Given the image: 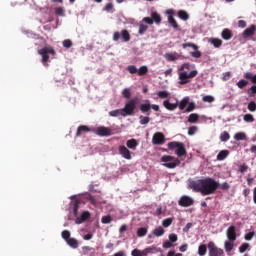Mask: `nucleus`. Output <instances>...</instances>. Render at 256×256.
<instances>
[{
	"label": "nucleus",
	"instance_id": "1",
	"mask_svg": "<svg viewBox=\"0 0 256 256\" xmlns=\"http://www.w3.org/2000/svg\"><path fill=\"white\" fill-rule=\"evenodd\" d=\"M189 187L193 189V191H196V193H201V195H213V193L219 189V182L211 177H206L204 179L191 181Z\"/></svg>",
	"mask_w": 256,
	"mask_h": 256
},
{
	"label": "nucleus",
	"instance_id": "2",
	"mask_svg": "<svg viewBox=\"0 0 256 256\" xmlns=\"http://www.w3.org/2000/svg\"><path fill=\"white\" fill-rule=\"evenodd\" d=\"M193 69V65L190 63H184L179 69V84L180 85H187L189 83L190 79H195L198 75L197 70H191Z\"/></svg>",
	"mask_w": 256,
	"mask_h": 256
},
{
	"label": "nucleus",
	"instance_id": "3",
	"mask_svg": "<svg viewBox=\"0 0 256 256\" xmlns=\"http://www.w3.org/2000/svg\"><path fill=\"white\" fill-rule=\"evenodd\" d=\"M139 103V98L134 97L126 102L124 108H122L123 117L131 116L135 113L137 109V104Z\"/></svg>",
	"mask_w": 256,
	"mask_h": 256
},
{
	"label": "nucleus",
	"instance_id": "4",
	"mask_svg": "<svg viewBox=\"0 0 256 256\" xmlns=\"http://www.w3.org/2000/svg\"><path fill=\"white\" fill-rule=\"evenodd\" d=\"M168 149L171 151L176 149L175 153L178 157L187 155V150L185 149V144H183V142H170L168 143Z\"/></svg>",
	"mask_w": 256,
	"mask_h": 256
},
{
	"label": "nucleus",
	"instance_id": "5",
	"mask_svg": "<svg viewBox=\"0 0 256 256\" xmlns=\"http://www.w3.org/2000/svg\"><path fill=\"white\" fill-rule=\"evenodd\" d=\"M161 161L162 163H165L164 167H167L168 169H175V167L181 165V160L170 155L162 156Z\"/></svg>",
	"mask_w": 256,
	"mask_h": 256
},
{
	"label": "nucleus",
	"instance_id": "6",
	"mask_svg": "<svg viewBox=\"0 0 256 256\" xmlns=\"http://www.w3.org/2000/svg\"><path fill=\"white\" fill-rule=\"evenodd\" d=\"M207 247H208V256H225V251L222 248H219L215 244V242L210 241Z\"/></svg>",
	"mask_w": 256,
	"mask_h": 256
},
{
	"label": "nucleus",
	"instance_id": "7",
	"mask_svg": "<svg viewBox=\"0 0 256 256\" xmlns=\"http://www.w3.org/2000/svg\"><path fill=\"white\" fill-rule=\"evenodd\" d=\"M38 55L42 57V63H47L49 61V55H56L55 49L53 47H43L38 50Z\"/></svg>",
	"mask_w": 256,
	"mask_h": 256
},
{
	"label": "nucleus",
	"instance_id": "8",
	"mask_svg": "<svg viewBox=\"0 0 256 256\" xmlns=\"http://www.w3.org/2000/svg\"><path fill=\"white\" fill-rule=\"evenodd\" d=\"M123 39L125 43H129L131 41V34H129V31L127 30H122L121 33L119 32H114L113 34V41H119V39Z\"/></svg>",
	"mask_w": 256,
	"mask_h": 256
},
{
	"label": "nucleus",
	"instance_id": "9",
	"mask_svg": "<svg viewBox=\"0 0 256 256\" xmlns=\"http://www.w3.org/2000/svg\"><path fill=\"white\" fill-rule=\"evenodd\" d=\"M194 203H195V200H193V198L187 195H183L178 200V205L180 207H191V205H194Z\"/></svg>",
	"mask_w": 256,
	"mask_h": 256
},
{
	"label": "nucleus",
	"instance_id": "10",
	"mask_svg": "<svg viewBox=\"0 0 256 256\" xmlns=\"http://www.w3.org/2000/svg\"><path fill=\"white\" fill-rule=\"evenodd\" d=\"M152 143L153 145H163L165 143V135L162 132L154 133Z\"/></svg>",
	"mask_w": 256,
	"mask_h": 256
},
{
	"label": "nucleus",
	"instance_id": "11",
	"mask_svg": "<svg viewBox=\"0 0 256 256\" xmlns=\"http://www.w3.org/2000/svg\"><path fill=\"white\" fill-rule=\"evenodd\" d=\"M96 135H98L99 137H109L113 135V132L111 128L100 126L96 129Z\"/></svg>",
	"mask_w": 256,
	"mask_h": 256
},
{
	"label": "nucleus",
	"instance_id": "12",
	"mask_svg": "<svg viewBox=\"0 0 256 256\" xmlns=\"http://www.w3.org/2000/svg\"><path fill=\"white\" fill-rule=\"evenodd\" d=\"M228 241H237V232L235 226H230L226 231Z\"/></svg>",
	"mask_w": 256,
	"mask_h": 256
},
{
	"label": "nucleus",
	"instance_id": "13",
	"mask_svg": "<svg viewBox=\"0 0 256 256\" xmlns=\"http://www.w3.org/2000/svg\"><path fill=\"white\" fill-rule=\"evenodd\" d=\"M89 217H91V213H89V211H83L81 215L76 218L75 223L81 225V223H85Z\"/></svg>",
	"mask_w": 256,
	"mask_h": 256
},
{
	"label": "nucleus",
	"instance_id": "14",
	"mask_svg": "<svg viewBox=\"0 0 256 256\" xmlns=\"http://www.w3.org/2000/svg\"><path fill=\"white\" fill-rule=\"evenodd\" d=\"M256 26L255 24H252L250 27L246 28L243 32L244 39H247V37H253L255 35Z\"/></svg>",
	"mask_w": 256,
	"mask_h": 256
},
{
	"label": "nucleus",
	"instance_id": "15",
	"mask_svg": "<svg viewBox=\"0 0 256 256\" xmlns=\"http://www.w3.org/2000/svg\"><path fill=\"white\" fill-rule=\"evenodd\" d=\"M163 250H161V248H158L156 246H150L144 249V255H153L155 253H161Z\"/></svg>",
	"mask_w": 256,
	"mask_h": 256
},
{
	"label": "nucleus",
	"instance_id": "16",
	"mask_svg": "<svg viewBox=\"0 0 256 256\" xmlns=\"http://www.w3.org/2000/svg\"><path fill=\"white\" fill-rule=\"evenodd\" d=\"M119 153L124 159L131 160V151H129L127 147L120 146Z\"/></svg>",
	"mask_w": 256,
	"mask_h": 256
},
{
	"label": "nucleus",
	"instance_id": "17",
	"mask_svg": "<svg viewBox=\"0 0 256 256\" xmlns=\"http://www.w3.org/2000/svg\"><path fill=\"white\" fill-rule=\"evenodd\" d=\"M221 37L224 41H230V39H233V32L229 28H225L221 33Z\"/></svg>",
	"mask_w": 256,
	"mask_h": 256
},
{
	"label": "nucleus",
	"instance_id": "18",
	"mask_svg": "<svg viewBox=\"0 0 256 256\" xmlns=\"http://www.w3.org/2000/svg\"><path fill=\"white\" fill-rule=\"evenodd\" d=\"M163 106L168 111H175V109H177V107H178V103H171V102H169V100H164Z\"/></svg>",
	"mask_w": 256,
	"mask_h": 256
},
{
	"label": "nucleus",
	"instance_id": "19",
	"mask_svg": "<svg viewBox=\"0 0 256 256\" xmlns=\"http://www.w3.org/2000/svg\"><path fill=\"white\" fill-rule=\"evenodd\" d=\"M235 247V241L227 240L224 242V249L226 253H231Z\"/></svg>",
	"mask_w": 256,
	"mask_h": 256
},
{
	"label": "nucleus",
	"instance_id": "20",
	"mask_svg": "<svg viewBox=\"0 0 256 256\" xmlns=\"http://www.w3.org/2000/svg\"><path fill=\"white\" fill-rule=\"evenodd\" d=\"M91 128L85 125H81L77 128L76 137H81V133H89Z\"/></svg>",
	"mask_w": 256,
	"mask_h": 256
},
{
	"label": "nucleus",
	"instance_id": "21",
	"mask_svg": "<svg viewBox=\"0 0 256 256\" xmlns=\"http://www.w3.org/2000/svg\"><path fill=\"white\" fill-rule=\"evenodd\" d=\"M188 105H189V97H184V98L178 103V107H179L180 111H185V109L187 108Z\"/></svg>",
	"mask_w": 256,
	"mask_h": 256
},
{
	"label": "nucleus",
	"instance_id": "22",
	"mask_svg": "<svg viewBox=\"0 0 256 256\" xmlns=\"http://www.w3.org/2000/svg\"><path fill=\"white\" fill-rule=\"evenodd\" d=\"M152 234L154 237H163V235H165V229L159 226L152 231Z\"/></svg>",
	"mask_w": 256,
	"mask_h": 256
},
{
	"label": "nucleus",
	"instance_id": "23",
	"mask_svg": "<svg viewBox=\"0 0 256 256\" xmlns=\"http://www.w3.org/2000/svg\"><path fill=\"white\" fill-rule=\"evenodd\" d=\"M165 58L167 59V61H177V59H179V53L177 52L166 53Z\"/></svg>",
	"mask_w": 256,
	"mask_h": 256
},
{
	"label": "nucleus",
	"instance_id": "24",
	"mask_svg": "<svg viewBox=\"0 0 256 256\" xmlns=\"http://www.w3.org/2000/svg\"><path fill=\"white\" fill-rule=\"evenodd\" d=\"M209 43H211V45H213L214 47L219 49V47H221L223 45V40L219 39V38H211L209 40Z\"/></svg>",
	"mask_w": 256,
	"mask_h": 256
},
{
	"label": "nucleus",
	"instance_id": "25",
	"mask_svg": "<svg viewBox=\"0 0 256 256\" xmlns=\"http://www.w3.org/2000/svg\"><path fill=\"white\" fill-rule=\"evenodd\" d=\"M66 243L72 249H77L79 247V241L75 238H70Z\"/></svg>",
	"mask_w": 256,
	"mask_h": 256
},
{
	"label": "nucleus",
	"instance_id": "26",
	"mask_svg": "<svg viewBox=\"0 0 256 256\" xmlns=\"http://www.w3.org/2000/svg\"><path fill=\"white\" fill-rule=\"evenodd\" d=\"M229 156L228 150H221L217 155V161H224Z\"/></svg>",
	"mask_w": 256,
	"mask_h": 256
},
{
	"label": "nucleus",
	"instance_id": "27",
	"mask_svg": "<svg viewBox=\"0 0 256 256\" xmlns=\"http://www.w3.org/2000/svg\"><path fill=\"white\" fill-rule=\"evenodd\" d=\"M126 145H127L128 149L135 150V149H137V145H139V143H137V140L132 138L126 142Z\"/></svg>",
	"mask_w": 256,
	"mask_h": 256
},
{
	"label": "nucleus",
	"instance_id": "28",
	"mask_svg": "<svg viewBox=\"0 0 256 256\" xmlns=\"http://www.w3.org/2000/svg\"><path fill=\"white\" fill-rule=\"evenodd\" d=\"M244 79H249L253 85H256V74L253 75L251 72L244 73Z\"/></svg>",
	"mask_w": 256,
	"mask_h": 256
},
{
	"label": "nucleus",
	"instance_id": "29",
	"mask_svg": "<svg viewBox=\"0 0 256 256\" xmlns=\"http://www.w3.org/2000/svg\"><path fill=\"white\" fill-rule=\"evenodd\" d=\"M151 18L154 21V23H156L157 25L161 24V15H159V13L152 12L151 13Z\"/></svg>",
	"mask_w": 256,
	"mask_h": 256
},
{
	"label": "nucleus",
	"instance_id": "30",
	"mask_svg": "<svg viewBox=\"0 0 256 256\" xmlns=\"http://www.w3.org/2000/svg\"><path fill=\"white\" fill-rule=\"evenodd\" d=\"M235 141H245L247 139V135L244 132H238L234 135Z\"/></svg>",
	"mask_w": 256,
	"mask_h": 256
},
{
	"label": "nucleus",
	"instance_id": "31",
	"mask_svg": "<svg viewBox=\"0 0 256 256\" xmlns=\"http://www.w3.org/2000/svg\"><path fill=\"white\" fill-rule=\"evenodd\" d=\"M168 23L173 29H179V24H177V20L173 16H168Z\"/></svg>",
	"mask_w": 256,
	"mask_h": 256
},
{
	"label": "nucleus",
	"instance_id": "32",
	"mask_svg": "<svg viewBox=\"0 0 256 256\" xmlns=\"http://www.w3.org/2000/svg\"><path fill=\"white\" fill-rule=\"evenodd\" d=\"M198 255L199 256H206L207 255V245L201 244L198 247Z\"/></svg>",
	"mask_w": 256,
	"mask_h": 256
},
{
	"label": "nucleus",
	"instance_id": "33",
	"mask_svg": "<svg viewBox=\"0 0 256 256\" xmlns=\"http://www.w3.org/2000/svg\"><path fill=\"white\" fill-rule=\"evenodd\" d=\"M81 204V201L79 200H75L73 203H72V207H73V215L74 217H77V213L79 211V205Z\"/></svg>",
	"mask_w": 256,
	"mask_h": 256
},
{
	"label": "nucleus",
	"instance_id": "34",
	"mask_svg": "<svg viewBox=\"0 0 256 256\" xmlns=\"http://www.w3.org/2000/svg\"><path fill=\"white\" fill-rule=\"evenodd\" d=\"M238 89H245L249 85V81L246 79H241L236 83Z\"/></svg>",
	"mask_w": 256,
	"mask_h": 256
},
{
	"label": "nucleus",
	"instance_id": "35",
	"mask_svg": "<svg viewBox=\"0 0 256 256\" xmlns=\"http://www.w3.org/2000/svg\"><path fill=\"white\" fill-rule=\"evenodd\" d=\"M170 95L171 94L167 90L157 92V97H159V99H169Z\"/></svg>",
	"mask_w": 256,
	"mask_h": 256
},
{
	"label": "nucleus",
	"instance_id": "36",
	"mask_svg": "<svg viewBox=\"0 0 256 256\" xmlns=\"http://www.w3.org/2000/svg\"><path fill=\"white\" fill-rule=\"evenodd\" d=\"M199 121V114L197 113H192L188 117V123H197Z\"/></svg>",
	"mask_w": 256,
	"mask_h": 256
},
{
	"label": "nucleus",
	"instance_id": "37",
	"mask_svg": "<svg viewBox=\"0 0 256 256\" xmlns=\"http://www.w3.org/2000/svg\"><path fill=\"white\" fill-rule=\"evenodd\" d=\"M140 111L142 113H149V111H151V104H149V103L141 104Z\"/></svg>",
	"mask_w": 256,
	"mask_h": 256
},
{
	"label": "nucleus",
	"instance_id": "38",
	"mask_svg": "<svg viewBox=\"0 0 256 256\" xmlns=\"http://www.w3.org/2000/svg\"><path fill=\"white\" fill-rule=\"evenodd\" d=\"M178 17L182 19V21H187L189 19V14L184 10H179Z\"/></svg>",
	"mask_w": 256,
	"mask_h": 256
},
{
	"label": "nucleus",
	"instance_id": "39",
	"mask_svg": "<svg viewBox=\"0 0 256 256\" xmlns=\"http://www.w3.org/2000/svg\"><path fill=\"white\" fill-rule=\"evenodd\" d=\"M110 117H119L121 115L123 117V109H116L109 112Z\"/></svg>",
	"mask_w": 256,
	"mask_h": 256
},
{
	"label": "nucleus",
	"instance_id": "40",
	"mask_svg": "<svg viewBox=\"0 0 256 256\" xmlns=\"http://www.w3.org/2000/svg\"><path fill=\"white\" fill-rule=\"evenodd\" d=\"M148 230L145 227L138 228L137 230V237H145L147 235Z\"/></svg>",
	"mask_w": 256,
	"mask_h": 256
},
{
	"label": "nucleus",
	"instance_id": "41",
	"mask_svg": "<svg viewBox=\"0 0 256 256\" xmlns=\"http://www.w3.org/2000/svg\"><path fill=\"white\" fill-rule=\"evenodd\" d=\"M146 73H149V68H147V66H141L138 69V75L139 77H143Z\"/></svg>",
	"mask_w": 256,
	"mask_h": 256
},
{
	"label": "nucleus",
	"instance_id": "42",
	"mask_svg": "<svg viewBox=\"0 0 256 256\" xmlns=\"http://www.w3.org/2000/svg\"><path fill=\"white\" fill-rule=\"evenodd\" d=\"M229 139H231V135H229V132H227V131H224V132L220 135V141H222V142L229 141Z\"/></svg>",
	"mask_w": 256,
	"mask_h": 256
},
{
	"label": "nucleus",
	"instance_id": "43",
	"mask_svg": "<svg viewBox=\"0 0 256 256\" xmlns=\"http://www.w3.org/2000/svg\"><path fill=\"white\" fill-rule=\"evenodd\" d=\"M55 14L58 15V17H65V8L61 6L55 8Z\"/></svg>",
	"mask_w": 256,
	"mask_h": 256
},
{
	"label": "nucleus",
	"instance_id": "44",
	"mask_svg": "<svg viewBox=\"0 0 256 256\" xmlns=\"http://www.w3.org/2000/svg\"><path fill=\"white\" fill-rule=\"evenodd\" d=\"M122 97L124 99H131V89L130 88H125L123 91H122Z\"/></svg>",
	"mask_w": 256,
	"mask_h": 256
},
{
	"label": "nucleus",
	"instance_id": "45",
	"mask_svg": "<svg viewBox=\"0 0 256 256\" xmlns=\"http://www.w3.org/2000/svg\"><path fill=\"white\" fill-rule=\"evenodd\" d=\"M139 119L140 125H148L149 121H151V118H149L148 116H140Z\"/></svg>",
	"mask_w": 256,
	"mask_h": 256
},
{
	"label": "nucleus",
	"instance_id": "46",
	"mask_svg": "<svg viewBox=\"0 0 256 256\" xmlns=\"http://www.w3.org/2000/svg\"><path fill=\"white\" fill-rule=\"evenodd\" d=\"M202 101L204 103H213V101H215V97L211 96V95H206L202 97Z\"/></svg>",
	"mask_w": 256,
	"mask_h": 256
},
{
	"label": "nucleus",
	"instance_id": "47",
	"mask_svg": "<svg viewBox=\"0 0 256 256\" xmlns=\"http://www.w3.org/2000/svg\"><path fill=\"white\" fill-rule=\"evenodd\" d=\"M101 221L104 225H107L111 223V221H113V218L111 217V215H106L102 217Z\"/></svg>",
	"mask_w": 256,
	"mask_h": 256
},
{
	"label": "nucleus",
	"instance_id": "48",
	"mask_svg": "<svg viewBox=\"0 0 256 256\" xmlns=\"http://www.w3.org/2000/svg\"><path fill=\"white\" fill-rule=\"evenodd\" d=\"M71 238V232L69 230H64L62 231V239H64V241H68Z\"/></svg>",
	"mask_w": 256,
	"mask_h": 256
},
{
	"label": "nucleus",
	"instance_id": "49",
	"mask_svg": "<svg viewBox=\"0 0 256 256\" xmlns=\"http://www.w3.org/2000/svg\"><path fill=\"white\" fill-rule=\"evenodd\" d=\"M127 71H128L131 75H135V73H138L137 66H135V65H129V66L127 67Z\"/></svg>",
	"mask_w": 256,
	"mask_h": 256
},
{
	"label": "nucleus",
	"instance_id": "50",
	"mask_svg": "<svg viewBox=\"0 0 256 256\" xmlns=\"http://www.w3.org/2000/svg\"><path fill=\"white\" fill-rule=\"evenodd\" d=\"M197 131H199V128L197 126H190L188 128V135L193 136L195 135V133H197Z\"/></svg>",
	"mask_w": 256,
	"mask_h": 256
},
{
	"label": "nucleus",
	"instance_id": "51",
	"mask_svg": "<svg viewBox=\"0 0 256 256\" xmlns=\"http://www.w3.org/2000/svg\"><path fill=\"white\" fill-rule=\"evenodd\" d=\"M173 223V218H166L162 221L163 227H171Z\"/></svg>",
	"mask_w": 256,
	"mask_h": 256
},
{
	"label": "nucleus",
	"instance_id": "52",
	"mask_svg": "<svg viewBox=\"0 0 256 256\" xmlns=\"http://www.w3.org/2000/svg\"><path fill=\"white\" fill-rule=\"evenodd\" d=\"M191 111H195L194 102H188V107L185 109L184 113H191Z\"/></svg>",
	"mask_w": 256,
	"mask_h": 256
},
{
	"label": "nucleus",
	"instance_id": "53",
	"mask_svg": "<svg viewBox=\"0 0 256 256\" xmlns=\"http://www.w3.org/2000/svg\"><path fill=\"white\" fill-rule=\"evenodd\" d=\"M244 121L246 123H253L255 121V118L253 117L252 114H246L244 115Z\"/></svg>",
	"mask_w": 256,
	"mask_h": 256
},
{
	"label": "nucleus",
	"instance_id": "54",
	"mask_svg": "<svg viewBox=\"0 0 256 256\" xmlns=\"http://www.w3.org/2000/svg\"><path fill=\"white\" fill-rule=\"evenodd\" d=\"M168 239L170 243H177L179 237L177 236V234L172 233L168 236Z\"/></svg>",
	"mask_w": 256,
	"mask_h": 256
},
{
	"label": "nucleus",
	"instance_id": "55",
	"mask_svg": "<svg viewBox=\"0 0 256 256\" xmlns=\"http://www.w3.org/2000/svg\"><path fill=\"white\" fill-rule=\"evenodd\" d=\"M247 109L250 110L252 113L256 111V103L255 101H251L248 103Z\"/></svg>",
	"mask_w": 256,
	"mask_h": 256
},
{
	"label": "nucleus",
	"instance_id": "56",
	"mask_svg": "<svg viewBox=\"0 0 256 256\" xmlns=\"http://www.w3.org/2000/svg\"><path fill=\"white\" fill-rule=\"evenodd\" d=\"M182 47H183V49H187V47H192V49H194V51H197V49H199V47L197 45L190 43V42L184 43L182 45Z\"/></svg>",
	"mask_w": 256,
	"mask_h": 256
},
{
	"label": "nucleus",
	"instance_id": "57",
	"mask_svg": "<svg viewBox=\"0 0 256 256\" xmlns=\"http://www.w3.org/2000/svg\"><path fill=\"white\" fill-rule=\"evenodd\" d=\"M131 255L132 256H145L144 250L141 251L139 249L132 250Z\"/></svg>",
	"mask_w": 256,
	"mask_h": 256
},
{
	"label": "nucleus",
	"instance_id": "58",
	"mask_svg": "<svg viewBox=\"0 0 256 256\" xmlns=\"http://www.w3.org/2000/svg\"><path fill=\"white\" fill-rule=\"evenodd\" d=\"M249 247H250L249 243L241 244V246L239 247V253H245V251H247Z\"/></svg>",
	"mask_w": 256,
	"mask_h": 256
},
{
	"label": "nucleus",
	"instance_id": "59",
	"mask_svg": "<svg viewBox=\"0 0 256 256\" xmlns=\"http://www.w3.org/2000/svg\"><path fill=\"white\" fill-rule=\"evenodd\" d=\"M63 47L71 49V47H73V42L70 39H66L63 41Z\"/></svg>",
	"mask_w": 256,
	"mask_h": 256
},
{
	"label": "nucleus",
	"instance_id": "60",
	"mask_svg": "<svg viewBox=\"0 0 256 256\" xmlns=\"http://www.w3.org/2000/svg\"><path fill=\"white\" fill-rule=\"evenodd\" d=\"M249 97H255L256 95V85H252L251 88L248 90Z\"/></svg>",
	"mask_w": 256,
	"mask_h": 256
},
{
	"label": "nucleus",
	"instance_id": "61",
	"mask_svg": "<svg viewBox=\"0 0 256 256\" xmlns=\"http://www.w3.org/2000/svg\"><path fill=\"white\" fill-rule=\"evenodd\" d=\"M147 29H149V26L145 25V24H141L139 26V35H143V33H145V31H147Z\"/></svg>",
	"mask_w": 256,
	"mask_h": 256
},
{
	"label": "nucleus",
	"instance_id": "62",
	"mask_svg": "<svg viewBox=\"0 0 256 256\" xmlns=\"http://www.w3.org/2000/svg\"><path fill=\"white\" fill-rule=\"evenodd\" d=\"M88 201L92 204V205H97L99 203V201H97V198L93 195L88 196Z\"/></svg>",
	"mask_w": 256,
	"mask_h": 256
},
{
	"label": "nucleus",
	"instance_id": "63",
	"mask_svg": "<svg viewBox=\"0 0 256 256\" xmlns=\"http://www.w3.org/2000/svg\"><path fill=\"white\" fill-rule=\"evenodd\" d=\"M253 237H255V232H249V233L245 234L244 239H245V241H251V239H253Z\"/></svg>",
	"mask_w": 256,
	"mask_h": 256
},
{
	"label": "nucleus",
	"instance_id": "64",
	"mask_svg": "<svg viewBox=\"0 0 256 256\" xmlns=\"http://www.w3.org/2000/svg\"><path fill=\"white\" fill-rule=\"evenodd\" d=\"M167 256H183L181 253H175V251H169L167 253Z\"/></svg>",
	"mask_w": 256,
	"mask_h": 256
}]
</instances>
